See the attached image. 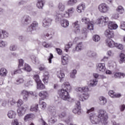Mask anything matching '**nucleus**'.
Returning a JSON list of instances; mask_svg holds the SVG:
<instances>
[{"instance_id": "nucleus-1", "label": "nucleus", "mask_w": 125, "mask_h": 125, "mask_svg": "<svg viewBox=\"0 0 125 125\" xmlns=\"http://www.w3.org/2000/svg\"><path fill=\"white\" fill-rule=\"evenodd\" d=\"M94 111V107H92L87 110V114L89 115L91 123L93 125H97L101 123L102 125H107L108 124V114L103 110H100L98 112V116L92 114L91 112Z\"/></svg>"}, {"instance_id": "nucleus-2", "label": "nucleus", "mask_w": 125, "mask_h": 125, "mask_svg": "<svg viewBox=\"0 0 125 125\" xmlns=\"http://www.w3.org/2000/svg\"><path fill=\"white\" fill-rule=\"evenodd\" d=\"M62 88L59 90L58 91V94L59 95L60 98H62L63 100H69L70 99V95L69 92L72 87L68 82H64L62 84Z\"/></svg>"}, {"instance_id": "nucleus-3", "label": "nucleus", "mask_w": 125, "mask_h": 125, "mask_svg": "<svg viewBox=\"0 0 125 125\" xmlns=\"http://www.w3.org/2000/svg\"><path fill=\"white\" fill-rule=\"evenodd\" d=\"M75 12V8L74 7H71L67 10V12H65V13L59 14L58 12H55L54 13V16L57 21H61L62 17H65L66 18H68L70 17V14H73Z\"/></svg>"}, {"instance_id": "nucleus-4", "label": "nucleus", "mask_w": 125, "mask_h": 125, "mask_svg": "<svg viewBox=\"0 0 125 125\" xmlns=\"http://www.w3.org/2000/svg\"><path fill=\"white\" fill-rule=\"evenodd\" d=\"M17 103L18 106H21L17 110L18 115L19 117H22V116L25 115V113H26V111H27L29 107L26 104L23 105L24 102L22 100H19Z\"/></svg>"}, {"instance_id": "nucleus-5", "label": "nucleus", "mask_w": 125, "mask_h": 125, "mask_svg": "<svg viewBox=\"0 0 125 125\" xmlns=\"http://www.w3.org/2000/svg\"><path fill=\"white\" fill-rule=\"evenodd\" d=\"M81 21L83 22V23H84V24H86V25H87V28L89 30H93L94 21H90L89 20V19L84 17L81 19Z\"/></svg>"}, {"instance_id": "nucleus-6", "label": "nucleus", "mask_w": 125, "mask_h": 125, "mask_svg": "<svg viewBox=\"0 0 125 125\" xmlns=\"http://www.w3.org/2000/svg\"><path fill=\"white\" fill-rule=\"evenodd\" d=\"M32 22V18L28 15H24L21 18V23L22 26H27Z\"/></svg>"}, {"instance_id": "nucleus-7", "label": "nucleus", "mask_w": 125, "mask_h": 125, "mask_svg": "<svg viewBox=\"0 0 125 125\" xmlns=\"http://www.w3.org/2000/svg\"><path fill=\"white\" fill-rule=\"evenodd\" d=\"M98 9L102 13H106L109 11V8L107 4L102 3L99 6Z\"/></svg>"}, {"instance_id": "nucleus-8", "label": "nucleus", "mask_w": 125, "mask_h": 125, "mask_svg": "<svg viewBox=\"0 0 125 125\" xmlns=\"http://www.w3.org/2000/svg\"><path fill=\"white\" fill-rule=\"evenodd\" d=\"M51 22H52V19L47 17L43 20L42 26L45 28H46L48 25L51 24Z\"/></svg>"}, {"instance_id": "nucleus-9", "label": "nucleus", "mask_w": 125, "mask_h": 125, "mask_svg": "<svg viewBox=\"0 0 125 125\" xmlns=\"http://www.w3.org/2000/svg\"><path fill=\"white\" fill-rule=\"evenodd\" d=\"M76 91L77 92H88L89 88L87 86L84 87H77L75 89Z\"/></svg>"}, {"instance_id": "nucleus-10", "label": "nucleus", "mask_w": 125, "mask_h": 125, "mask_svg": "<svg viewBox=\"0 0 125 125\" xmlns=\"http://www.w3.org/2000/svg\"><path fill=\"white\" fill-rule=\"evenodd\" d=\"M106 70V67H105L104 63H99L97 67V71L99 73H104Z\"/></svg>"}, {"instance_id": "nucleus-11", "label": "nucleus", "mask_w": 125, "mask_h": 125, "mask_svg": "<svg viewBox=\"0 0 125 125\" xmlns=\"http://www.w3.org/2000/svg\"><path fill=\"white\" fill-rule=\"evenodd\" d=\"M106 45L108 46V47H110L111 48H113V47H115V44H116V43L112 40L111 39H107L105 41Z\"/></svg>"}, {"instance_id": "nucleus-12", "label": "nucleus", "mask_w": 125, "mask_h": 125, "mask_svg": "<svg viewBox=\"0 0 125 125\" xmlns=\"http://www.w3.org/2000/svg\"><path fill=\"white\" fill-rule=\"evenodd\" d=\"M39 95L42 100H44V99H46L48 97V93L45 90H43L39 92Z\"/></svg>"}, {"instance_id": "nucleus-13", "label": "nucleus", "mask_w": 125, "mask_h": 125, "mask_svg": "<svg viewBox=\"0 0 125 125\" xmlns=\"http://www.w3.org/2000/svg\"><path fill=\"white\" fill-rule=\"evenodd\" d=\"M101 20L103 26H106L109 24V18L106 16H102L101 17Z\"/></svg>"}, {"instance_id": "nucleus-14", "label": "nucleus", "mask_w": 125, "mask_h": 125, "mask_svg": "<svg viewBox=\"0 0 125 125\" xmlns=\"http://www.w3.org/2000/svg\"><path fill=\"white\" fill-rule=\"evenodd\" d=\"M21 94L22 95L24 101H27L28 100V98H29V91L26 90H22L21 91Z\"/></svg>"}, {"instance_id": "nucleus-15", "label": "nucleus", "mask_w": 125, "mask_h": 125, "mask_svg": "<svg viewBox=\"0 0 125 125\" xmlns=\"http://www.w3.org/2000/svg\"><path fill=\"white\" fill-rule=\"evenodd\" d=\"M73 27L75 28V34H79L81 32L80 29V24H79V21H76L72 24Z\"/></svg>"}, {"instance_id": "nucleus-16", "label": "nucleus", "mask_w": 125, "mask_h": 125, "mask_svg": "<svg viewBox=\"0 0 125 125\" xmlns=\"http://www.w3.org/2000/svg\"><path fill=\"white\" fill-rule=\"evenodd\" d=\"M104 35L107 38H114V31L111 29H107L104 31Z\"/></svg>"}, {"instance_id": "nucleus-17", "label": "nucleus", "mask_w": 125, "mask_h": 125, "mask_svg": "<svg viewBox=\"0 0 125 125\" xmlns=\"http://www.w3.org/2000/svg\"><path fill=\"white\" fill-rule=\"evenodd\" d=\"M33 119H35V115L33 113H29L25 116L24 121V122H29V121H31Z\"/></svg>"}, {"instance_id": "nucleus-18", "label": "nucleus", "mask_w": 125, "mask_h": 125, "mask_svg": "<svg viewBox=\"0 0 125 125\" xmlns=\"http://www.w3.org/2000/svg\"><path fill=\"white\" fill-rule=\"evenodd\" d=\"M108 94L111 98H120L122 96L121 94H117L113 90H110L108 92Z\"/></svg>"}, {"instance_id": "nucleus-19", "label": "nucleus", "mask_w": 125, "mask_h": 125, "mask_svg": "<svg viewBox=\"0 0 125 125\" xmlns=\"http://www.w3.org/2000/svg\"><path fill=\"white\" fill-rule=\"evenodd\" d=\"M48 79H49V73L47 71H45L43 74V82L44 83H48Z\"/></svg>"}, {"instance_id": "nucleus-20", "label": "nucleus", "mask_w": 125, "mask_h": 125, "mask_svg": "<svg viewBox=\"0 0 125 125\" xmlns=\"http://www.w3.org/2000/svg\"><path fill=\"white\" fill-rule=\"evenodd\" d=\"M68 62H69V56L68 55L62 56V65H67Z\"/></svg>"}, {"instance_id": "nucleus-21", "label": "nucleus", "mask_w": 125, "mask_h": 125, "mask_svg": "<svg viewBox=\"0 0 125 125\" xmlns=\"http://www.w3.org/2000/svg\"><path fill=\"white\" fill-rule=\"evenodd\" d=\"M108 27L110 30H116L118 29V24H115L114 22L109 21L108 24Z\"/></svg>"}, {"instance_id": "nucleus-22", "label": "nucleus", "mask_w": 125, "mask_h": 125, "mask_svg": "<svg viewBox=\"0 0 125 125\" xmlns=\"http://www.w3.org/2000/svg\"><path fill=\"white\" fill-rule=\"evenodd\" d=\"M89 98V94L88 93H84L82 96L81 95L79 96V99L80 101H83L84 100H87Z\"/></svg>"}, {"instance_id": "nucleus-23", "label": "nucleus", "mask_w": 125, "mask_h": 125, "mask_svg": "<svg viewBox=\"0 0 125 125\" xmlns=\"http://www.w3.org/2000/svg\"><path fill=\"white\" fill-rule=\"evenodd\" d=\"M57 76L60 79L61 83H62V79L65 78V74L62 72L61 70H59L57 72Z\"/></svg>"}, {"instance_id": "nucleus-24", "label": "nucleus", "mask_w": 125, "mask_h": 125, "mask_svg": "<svg viewBox=\"0 0 125 125\" xmlns=\"http://www.w3.org/2000/svg\"><path fill=\"white\" fill-rule=\"evenodd\" d=\"M83 49V42H80L76 45L74 51H81Z\"/></svg>"}, {"instance_id": "nucleus-25", "label": "nucleus", "mask_w": 125, "mask_h": 125, "mask_svg": "<svg viewBox=\"0 0 125 125\" xmlns=\"http://www.w3.org/2000/svg\"><path fill=\"white\" fill-rule=\"evenodd\" d=\"M7 115L9 119H15L16 117V113L12 110L9 111Z\"/></svg>"}, {"instance_id": "nucleus-26", "label": "nucleus", "mask_w": 125, "mask_h": 125, "mask_svg": "<svg viewBox=\"0 0 125 125\" xmlns=\"http://www.w3.org/2000/svg\"><path fill=\"white\" fill-rule=\"evenodd\" d=\"M43 4H44V0H38L37 6L40 9H42V7H43Z\"/></svg>"}, {"instance_id": "nucleus-27", "label": "nucleus", "mask_w": 125, "mask_h": 125, "mask_svg": "<svg viewBox=\"0 0 125 125\" xmlns=\"http://www.w3.org/2000/svg\"><path fill=\"white\" fill-rule=\"evenodd\" d=\"M7 70L4 68H1L0 69V76L1 77H6L7 75Z\"/></svg>"}, {"instance_id": "nucleus-28", "label": "nucleus", "mask_w": 125, "mask_h": 125, "mask_svg": "<svg viewBox=\"0 0 125 125\" xmlns=\"http://www.w3.org/2000/svg\"><path fill=\"white\" fill-rule=\"evenodd\" d=\"M84 8H85V6L84 4H79L77 8V11L79 13H81L83 11Z\"/></svg>"}, {"instance_id": "nucleus-29", "label": "nucleus", "mask_w": 125, "mask_h": 125, "mask_svg": "<svg viewBox=\"0 0 125 125\" xmlns=\"http://www.w3.org/2000/svg\"><path fill=\"white\" fill-rule=\"evenodd\" d=\"M61 26L63 28H67L69 26V21L67 20H63L61 23Z\"/></svg>"}, {"instance_id": "nucleus-30", "label": "nucleus", "mask_w": 125, "mask_h": 125, "mask_svg": "<svg viewBox=\"0 0 125 125\" xmlns=\"http://www.w3.org/2000/svg\"><path fill=\"white\" fill-rule=\"evenodd\" d=\"M122 77L125 78V74L124 73L116 72L114 74V77L115 78H118L119 79H121Z\"/></svg>"}, {"instance_id": "nucleus-31", "label": "nucleus", "mask_w": 125, "mask_h": 125, "mask_svg": "<svg viewBox=\"0 0 125 125\" xmlns=\"http://www.w3.org/2000/svg\"><path fill=\"white\" fill-rule=\"evenodd\" d=\"M49 111L51 116L54 117V116L56 115V110L55 109V107L50 106L49 108Z\"/></svg>"}, {"instance_id": "nucleus-32", "label": "nucleus", "mask_w": 125, "mask_h": 125, "mask_svg": "<svg viewBox=\"0 0 125 125\" xmlns=\"http://www.w3.org/2000/svg\"><path fill=\"white\" fill-rule=\"evenodd\" d=\"M39 110V104H35L31 105L30 108V111L31 112H38Z\"/></svg>"}, {"instance_id": "nucleus-33", "label": "nucleus", "mask_w": 125, "mask_h": 125, "mask_svg": "<svg viewBox=\"0 0 125 125\" xmlns=\"http://www.w3.org/2000/svg\"><path fill=\"white\" fill-rule=\"evenodd\" d=\"M98 83V81L96 79H93L90 81L89 83V85L90 86H95L97 85V83Z\"/></svg>"}, {"instance_id": "nucleus-34", "label": "nucleus", "mask_w": 125, "mask_h": 125, "mask_svg": "<svg viewBox=\"0 0 125 125\" xmlns=\"http://www.w3.org/2000/svg\"><path fill=\"white\" fill-rule=\"evenodd\" d=\"M116 11L119 12L120 14H123L125 12V9L122 6H119L116 9Z\"/></svg>"}, {"instance_id": "nucleus-35", "label": "nucleus", "mask_w": 125, "mask_h": 125, "mask_svg": "<svg viewBox=\"0 0 125 125\" xmlns=\"http://www.w3.org/2000/svg\"><path fill=\"white\" fill-rule=\"evenodd\" d=\"M99 99L100 104H101V105H105V104H106L107 103V100H106V98H105L104 97H100Z\"/></svg>"}, {"instance_id": "nucleus-36", "label": "nucleus", "mask_w": 125, "mask_h": 125, "mask_svg": "<svg viewBox=\"0 0 125 125\" xmlns=\"http://www.w3.org/2000/svg\"><path fill=\"white\" fill-rule=\"evenodd\" d=\"M37 83L38 89H44V88H45V86L42 83V81H40V82Z\"/></svg>"}, {"instance_id": "nucleus-37", "label": "nucleus", "mask_w": 125, "mask_h": 125, "mask_svg": "<svg viewBox=\"0 0 125 125\" xmlns=\"http://www.w3.org/2000/svg\"><path fill=\"white\" fill-rule=\"evenodd\" d=\"M3 35H0V38L5 39L9 36V34L5 30H2Z\"/></svg>"}, {"instance_id": "nucleus-38", "label": "nucleus", "mask_w": 125, "mask_h": 125, "mask_svg": "<svg viewBox=\"0 0 125 125\" xmlns=\"http://www.w3.org/2000/svg\"><path fill=\"white\" fill-rule=\"evenodd\" d=\"M77 2H78L77 0H68L67 1V4L68 5H71L72 6V5H75Z\"/></svg>"}, {"instance_id": "nucleus-39", "label": "nucleus", "mask_w": 125, "mask_h": 125, "mask_svg": "<svg viewBox=\"0 0 125 125\" xmlns=\"http://www.w3.org/2000/svg\"><path fill=\"white\" fill-rule=\"evenodd\" d=\"M23 70H24V71H26V72H31V71H32V68H31V66H30L29 64L25 63L24 64Z\"/></svg>"}, {"instance_id": "nucleus-40", "label": "nucleus", "mask_w": 125, "mask_h": 125, "mask_svg": "<svg viewBox=\"0 0 125 125\" xmlns=\"http://www.w3.org/2000/svg\"><path fill=\"white\" fill-rule=\"evenodd\" d=\"M58 8L60 11H64L65 10V4H63V3H59Z\"/></svg>"}, {"instance_id": "nucleus-41", "label": "nucleus", "mask_w": 125, "mask_h": 125, "mask_svg": "<svg viewBox=\"0 0 125 125\" xmlns=\"http://www.w3.org/2000/svg\"><path fill=\"white\" fill-rule=\"evenodd\" d=\"M72 45H73V43L71 42H69L67 44H66L65 46V51H66V52H68L69 48H71V47H72Z\"/></svg>"}, {"instance_id": "nucleus-42", "label": "nucleus", "mask_w": 125, "mask_h": 125, "mask_svg": "<svg viewBox=\"0 0 125 125\" xmlns=\"http://www.w3.org/2000/svg\"><path fill=\"white\" fill-rule=\"evenodd\" d=\"M77 74V70L74 69L72 70V72L70 73V78L72 79H75L76 78V75Z\"/></svg>"}, {"instance_id": "nucleus-43", "label": "nucleus", "mask_w": 125, "mask_h": 125, "mask_svg": "<svg viewBox=\"0 0 125 125\" xmlns=\"http://www.w3.org/2000/svg\"><path fill=\"white\" fill-rule=\"evenodd\" d=\"M21 73H22V70H21V69H20L15 71H12L11 75L12 76H14V75H16L17 74H21Z\"/></svg>"}, {"instance_id": "nucleus-44", "label": "nucleus", "mask_w": 125, "mask_h": 125, "mask_svg": "<svg viewBox=\"0 0 125 125\" xmlns=\"http://www.w3.org/2000/svg\"><path fill=\"white\" fill-rule=\"evenodd\" d=\"M9 104H10V105H15L16 104V102H15V100L13 99V98H10L8 100V101Z\"/></svg>"}, {"instance_id": "nucleus-45", "label": "nucleus", "mask_w": 125, "mask_h": 125, "mask_svg": "<svg viewBox=\"0 0 125 125\" xmlns=\"http://www.w3.org/2000/svg\"><path fill=\"white\" fill-rule=\"evenodd\" d=\"M31 25L34 30H36L39 27V23L37 21H33Z\"/></svg>"}, {"instance_id": "nucleus-46", "label": "nucleus", "mask_w": 125, "mask_h": 125, "mask_svg": "<svg viewBox=\"0 0 125 125\" xmlns=\"http://www.w3.org/2000/svg\"><path fill=\"white\" fill-rule=\"evenodd\" d=\"M93 40L94 42H99V41H100V36L98 35H94L93 37Z\"/></svg>"}, {"instance_id": "nucleus-47", "label": "nucleus", "mask_w": 125, "mask_h": 125, "mask_svg": "<svg viewBox=\"0 0 125 125\" xmlns=\"http://www.w3.org/2000/svg\"><path fill=\"white\" fill-rule=\"evenodd\" d=\"M120 57L121 58L120 63L122 64V63H123V62H124V61H125V54L123 53H121L120 55Z\"/></svg>"}, {"instance_id": "nucleus-48", "label": "nucleus", "mask_w": 125, "mask_h": 125, "mask_svg": "<svg viewBox=\"0 0 125 125\" xmlns=\"http://www.w3.org/2000/svg\"><path fill=\"white\" fill-rule=\"evenodd\" d=\"M34 79L35 80L37 83H40V82H42V81H41V79H40V76H39V75H34Z\"/></svg>"}, {"instance_id": "nucleus-49", "label": "nucleus", "mask_w": 125, "mask_h": 125, "mask_svg": "<svg viewBox=\"0 0 125 125\" xmlns=\"http://www.w3.org/2000/svg\"><path fill=\"white\" fill-rule=\"evenodd\" d=\"M49 122L51 123V124H55V123L57 122V119L55 117H53L49 119Z\"/></svg>"}, {"instance_id": "nucleus-50", "label": "nucleus", "mask_w": 125, "mask_h": 125, "mask_svg": "<svg viewBox=\"0 0 125 125\" xmlns=\"http://www.w3.org/2000/svg\"><path fill=\"white\" fill-rule=\"evenodd\" d=\"M115 47H117V48H118V49H124V45L122 44L118 43H115Z\"/></svg>"}, {"instance_id": "nucleus-51", "label": "nucleus", "mask_w": 125, "mask_h": 125, "mask_svg": "<svg viewBox=\"0 0 125 125\" xmlns=\"http://www.w3.org/2000/svg\"><path fill=\"white\" fill-rule=\"evenodd\" d=\"M87 55L89 57H94L96 56V53L89 51L87 52Z\"/></svg>"}, {"instance_id": "nucleus-52", "label": "nucleus", "mask_w": 125, "mask_h": 125, "mask_svg": "<svg viewBox=\"0 0 125 125\" xmlns=\"http://www.w3.org/2000/svg\"><path fill=\"white\" fill-rule=\"evenodd\" d=\"M12 125H21V123L19 122L18 120L17 119H15L11 123Z\"/></svg>"}, {"instance_id": "nucleus-53", "label": "nucleus", "mask_w": 125, "mask_h": 125, "mask_svg": "<svg viewBox=\"0 0 125 125\" xmlns=\"http://www.w3.org/2000/svg\"><path fill=\"white\" fill-rule=\"evenodd\" d=\"M7 45V42H6L0 40V47H4Z\"/></svg>"}, {"instance_id": "nucleus-54", "label": "nucleus", "mask_w": 125, "mask_h": 125, "mask_svg": "<svg viewBox=\"0 0 125 125\" xmlns=\"http://www.w3.org/2000/svg\"><path fill=\"white\" fill-rule=\"evenodd\" d=\"M26 3H27V1H26L25 0H21L18 2V5L20 6V5H24V4H26Z\"/></svg>"}, {"instance_id": "nucleus-55", "label": "nucleus", "mask_w": 125, "mask_h": 125, "mask_svg": "<svg viewBox=\"0 0 125 125\" xmlns=\"http://www.w3.org/2000/svg\"><path fill=\"white\" fill-rule=\"evenodd\" d=\"M9 49L11 51H15L17 49V47L15 45H11Z\"/></svg>"}, {"instance_id": "nucleus-56", "label": "nucleus", "mask_w": 125, "mask_h": 125, "mask_svg": "<svg viewBox=\"0 0 125 125\" xmlns=\"http://www.w3.org/2000/svg\"><path fill=\"white\" fill-rule=\"evenodd\" d=\"M43 37L45 38V39H48L49 40L51 38V35L46 32L44 33Z\"/></svg>"}, {"instance_id": "nucleus-57", "label": "nucleus", "mask_w": 125, "mask_h": 125, "mask_svg": "<svg viewBox=\"0 0 125 125\" xmlns=\"http://www.w3.org/2000/svg\"><path fill=\"white\" fill-rule=\"evenodd\" d=\"M42 109H44L46 107V103L44 102H40Z\"/></svg>"}, {"instance_id": "nucleus-58", "label": "nucleus", "mask_w": 125, "mask_h": 125, "mask_svg": "<svg viewBox=\"0 0 125 125\" xmlns=\"http://www.w3.org/2000/svg\"><path fill=\"white\" fill-rule=\"evenodd\" d=\"M82 33L84 34L85 38H86V35H87V33H88V30L86 28H83L82 31Z\"/></svg>"}, {"instance_id": "nucleus-59", "label": "nucleus", "mask_w": 125, "mask_h": 125, "mask_svg": "<svg viewBox=\"0 0 125 125\" xmlns=\"http://www.w3.org/2000/svg\"><path fill=\"white\" fill-rule=\"evenodd\" d=\"M24 64V61L22 59L19 60V68L22 67Z\"/></svg>"}, {"instance_id": "nucleus-60", "label": "nucleus", "mask_w": 125, "mask_h": 125, "mask_svg": "<svg viewBox=\"0 0 125 125\" xmlns=\"http://www.w3.org/2000/svg\"><path fill=\"white\" fill-rule=\"evenodd\" d=\"M42 45L44 46V47H46V48H47L48 47H50L51 46V44L49 43H47L46 42H43L42 43Z\"/></svg>"}, {"instance_id": "nucleus-61", "label": "nucleus", "mask_w": 125, "mask_h": 125, "mask_svg": "<svg viewBox=\"0 0 125 125\" xmlns=\"http://www.w3.org/2000/svg\"><path fill=\"white\" fill-rule=\"evenodd\" d=\"M120 28L122 30H124V31H125V21H121Z\"/></svg>"}, {"instance_id": "nucleus-62", "label": "nucleus", "mask_w": 125, "mask_h": 125, "mask_svg": "<svg viewBox=\"0 0 125 125\" xmlns=\"http://www.w3.org/2000/svg\"><path fill=\"white\" fill-rule=\"evenodd\" d=\"M81 111V109H79L78 107L74 108L73 110V112L74 114H79V112Z\"/></svg>"}, {"instance_id": "nucleus-63", "label": "nucleus", "mask_w": 125, "mask_h": 125, "mask_svg": "<svg viewBox=\"0 0 125 125\" xmlns=\"http://www.w3.org/2000/svg\"><path fill=\"white\" fill-rule=\"evenodd\" d=\"M112 18L113 19H118V18H119V13H114L113 15H112Z\"/></svg>"}, {"instance_id": "nucleus-64", "label": "nucleus", "mask_w": 125, "mask_h": 125, "mask_svg": "<svg viewBox=\"0 0 125 125\" xmlns=\"http://www.w3.org/2000/svg\"><path fill=\"white\" fill-rule=\"evenodd\" d=\"M119 109L121 112H124L125 110V104H121L120 105Z\"/></svg>"}]
</instances>
